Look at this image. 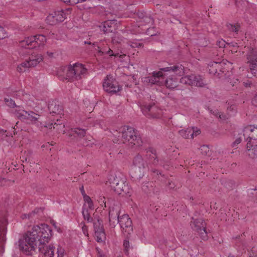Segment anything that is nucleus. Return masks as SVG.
<instances>
[{"label": "nucleus", "instance_id": "16", "mask_svg": "<svg viewBox=\"0 0 257 257\" xmlns=\"http://www.w3.org/2000/svg\"><path fill=\"white\" fill-rule=\"evenodd\" d=\"M133 165L135 167L136 171L137 170L140 172L138 175H136V177L140 179L144 176V170L145 168V163L142 156L138 155L133 160Z\"/></svg>", "mask_w": 257, "mask_h": 257}, {"label": "nucleus", "instance_id": "62", "mask_svg": "<svg viewBox=\"0 0 257 257\" xmlns=\"http://www.w3.org/2000/svg\"><path fill=\"white\" fill-rule=\"evenodd\" d=\"M80 190L82 195H83V197L84 196V195H86L83 186L80 188Z\"/></svg>", "mask_w": 257, "mask_h": 257}, {"label": "nucleus", "instance_id": "32", "mask_svg": "<svg viewBox=\"0 0 257 257\" xmlns=\"http://www.w3.org/2000/svg\"><path fill=\"white\" fill-rule=\"evenodd\" d=\"M166 86L167 88L170 89H173L177 87L178 84L177 79L172 76L165 81Z\"/></svg>", "mask_w": 257, "mask_h": 257}, {"label": "nucleus", "instance_id": "30", "mask_svg": "<svg viewBox=\"0 0 257 257\" xmlns=\"http://www.w3.org/2000/svg\"><path fill=\"white\" fill-rule=\"evenodd\" d=\"M35 38L34 41V48L44 46L46 42V38L45 36L43 35H38L33 36Z\"/></svg>", "mask_w": 257, "mask_h": 257}, {"label": "nucleus", "instance_id": "10", "mask_svg": "<svg viewBox=\"0 0 257 257\" xmlns=\"http://www.w3.org/2000/svg\"><path fill=\"white\" fill-rule=\"evenodd\" d=\"M104 90L110 93H116L121 90L118 82L110 75H107L103 84Z\"/></svg>", "mask_w": 257, "mask_h": 257}, {"label": "nucleus", "instance_id": "63", "mask_svg": "<svg viewBox=\"0 0 257 257\" xmlns=\"http://www.w3.org/2000/svg\"><path fill=\"white\" fill-rule=\"evenodd\" d=\"M47 54L49 57H52L53 56V53L52 52H47Z\"/></svg>", "mask_w": 257, "mask_h": 257}, {"label": "nucleus", "instance_id": "64", "mask_svg": "<svg viewBox=\"0 0 257 257\" xmlns=\"http://www.w3.org/2000/svg\"><path fill=\"white\" fill-rule=\"evenodd\" d=\"M6 131H4V130H1L0 131V134H1L2 135H5V133H6Z\"/></svg>", "mask_w": 257, "mask_h": 257}, {"label": "nucleus", "instance_id": "56", "mask_svg": "<svg viewBox=\"0 0 257 257\" xmlns=\"http://www.w3.org/2000/svg\"><path fill=\"white\" fill-rule=\"evenodd\" d=\"M61 2L66 4H76L75 0H60Z\"/></svg>", "mask_w": 257, "mask_h": 257}, {"label": "nucleus", "instance_id": "7", "mask_svg": "<svg viewBox=\"0 0 257 257\" xmlns=\"http://www.w3.org/2000/svg\"><path fill=\"white\" fill-rule=\"evenodd\" d=\"M118 223L122 228L123 235L128 238L133 231L132 220L129 216L125 214L121 215L118 217Z\"/></svg>", "mask_w": 257, "mask_h": 257}, {"label": "nucleus", "instance_id": "13", "mask_svg": "<svg viewBox=\"0 0 257 257\" xmlns=\"http://www.w3.org/2000/svg\"><path fill=\"white\" fill-rule=\"evenodd\" d=\"M7 225L6 218L0 215V252L4 251V245L6 240Z\"/></svg>", "mask_w": 257, "mask_h": 257}, {"label": "nucleus", "instance_id": "33", "mask_svg": "<svg viewBox=\"0 0 257 257\" xmlns=\"http://www.w3.org/2000/svg\"><path fill=\"white\" fill-rule=\"evenodd\" d=\"M164 177H161V175L159 174L160 178H158V176L156 177H153L154 178H155V179L164 183L166 184V186L168 187L170 189H174L175 187V185L174 182H173L170 179H167V178L165 177L164 175H162Z\"/></svg>", "mask_w": 257, "mask_h": 257}, {"label": "nucleus", "instance_id": "17", "mask_svg": "<svg viewBox=\"0 0 257 257\" xmlns=\"http://www.w3.org/2000/svg\"><path fill=\"white\" fill-rule=\"evenodd\" d=\"M243 136L246 138V141H251L252 140H257V126L248 125L243 129Z\"/></svg>", "mask_w": 257, "mask_h": 257}, {"label": "nucleus", "instance_id": "59", "mask_svg": "<svg viewBox=\"0 0 257 257\" xmlns=\"http://www.w3.org/2000/svg\"><path fill=\"white\" fill-rule=\"evenodd\" d=\"M83 198H84V200L85 201V202L86 203H88L89 201H90V200H91V199L90 198V197L88 196V195H84V196H83Z\"/></svg>", "mask_w": 257, "mask_h": 257}, {"label": "nucleus", "instance_id": "46", "mask_svg": "<svg viewBox=\"0 0 257 257\" xmlns=\"http://www.w3.org/2000/svg\"><path fill=\"white\" fill-rule=\"evenodd\" d=\"M222 184L228 189H232L234 185L233 181L229 180L223 181Z\"/></svg>", "mask_w": 257, "mask_h": 257}, {"label": "nucleus", "instance_id": "42", "mask_svg": "<svg viewBox=\"0 0 257 257\" xmlns=\"http://www.w3.org/2000/svg\"><path fill=\"white\" fill-rule=\"evenodd\" d=\"M197 232L199 233V235L202 239L205 240L208 239L207 232L206 230V226L204 228L199 230V231H198Z\"/></svg>", "mask_w": 257, "mask_h": 257}, {"label": "nucleus", "instance_id": "38", "mask_svg": "<svg viewBox=\"0 0 257 257\" xmlns=\"http://www.w3.org/2000/svg\"><path fill=\"white\" fill-rule=\"evenodd\" d=\"M63 124V122L62 120H61L59 119H57V122H54V123H51V124H48V125H43V126L46 127H49V128H51V129L52 128V127L54 128H55L56 127H57L58 126H60V127H62V128H64L65 126Z\"/></svg>", "mask_w": 257, "mask_h": 257}, {"label": "nucleus", "instance_id": "31", "mask_svg": "<svg viewBox=\"0 0 257 257\" xmlns=\"http://www.w3.org/2000/svg\"><path fill=\"white\" fill-rule=\"evenodd\" d=\"M34 41H35V38L33 36H31L21 41L20 44L23 47H25L28 49H33L34 48Z\"/></svg>", "mask_w": 257, "mask_h": 257}, {"label": "nucleus", "instance_id": "2", "mask_svg": "<svg viewBox=\"0 0 257 257\" xmlns=\"http://www.w3.org/2000/svg\"><path fill=\"white\" fill-rule=\"evenodd\" d=\"M118 134H121V137L119 135L118 139H114L113 141L115 143L125 144L131 147L142 145L143 142L141 137L137 135L136 131L132 127L124 126L120 129Z\"/></svg>", "mask_w": 257, "mask_h": 257}, {"label": "nucleus", "instance_id": "54", "mask_svg": "<svg viewBox=\"0 0 257 257\" xmlns=\"http://www.w3.org/2000/svg\"><path fill=\"white\" fill-rule=\"evenodd\" d=\"M241 141V139L239 138L236 139V140L232 143V146L233 147H235L237 145L239 144Z\"/></svg>", "mask_w": 257, "mask_h": 257}, {"label": "nucleus", "instance_id": "44", "mask_svg": "<svg viewBox=\"0 0 257 257\" xmlns=\"http://www.w3.org/2000/svg\"><path fill=\"white\" fill-rule=\"evenodd\" d=\"M200 150L201 153L204 156L210 155V150L208 146L203 145L200 147Z\"/></svg>", "mask_w": 257, "mask_h": 257}, {"label": "nucleus", "instance_id": "49", "mask_svg": "<svg viewBox=\"0 0 257 257\" xmlns=\"http://www.w3.org/2000/svg\"><path fill=\"white\" fill-rule=\"evenodd\" d=\"M211 112L212 114L215 115L216 117H218L221 119H224L225 116L222 115L218 110H211Z\"/></svg>", "mask_w": 257, "mask_h": 257}, {"label": "nucleus", "instance_id": "20", "mask_svg": "<svg viewBox=\"0 0 257 257\" xmlns=\"http://www.w3.org/2000/svg\"><path fill=\"white\" fill-rule=\"evenodd\" d=\"M86 134V130L79 127L71 130L69 133V137L72 139H76L77 141H81Z\"/></svg>", "mask_w": 257, "mask_h": 257}, {"label": "nucleus", "instance_id": "6", "mask_svg": "<svg viewBox=\"0 0 257 257\" xmlns=\"http://www.w3.org/2000/svg\"><path fill=\"white\" fill-rule=\"evenodd\" d=\"M39 245V251L40 252V257H55L56 248L53 244ZM64 250L61 247L58 248L56 252V257H63Z\"/></svg>", "mask_w": 257, "mask_h": 257}, {"label": "nucleus", "instance_id": "58", "mask_svg": "<svg viewBox=\"0 0 257 257\" xmlns=\"http://www.w3.org/2000/svg\"><path fill=\"white\" fill-rule=\"evenodd\" d=\"M228 45L229 46V47H238V46L237 43L235 42H231L229 43H227Z\"/></svg>", "mask_w": 257, "mask_h": 257}, {"label": "nucleus", "instance_id": "48", "mask_svg": "<svg viewBox=\"0 0 257 257\" xmlns=\"http://www.w3.org/2000/svg\"><path fill=\"white\" fill-rule=\"evenodd\" d=\"M236 106L234 104H231L230 106H228L227 108V111L228 113L231 114L236 111Z\"/></svg>", "mask_w": 257, "mask_h": 257}, {"label": "nucleus", "instance_id": "37", "mask_svg": "<svg viewBox=\"0 0 257 257\" xmlns=\"http://www.w3.org/2000/svg\"><path fill=\"white\" fill-rule=\"evenodd\" d=\"M92 139L93 138L92 136L86 134L85 136L81 141V144L84 146L91 145L93 144V143L92 141Z\"/></svg>", "mask_w": 257, "mask_h": 257}, {"label": "nucleus", "instance_id": "14", "mask_svg": "<svg viewBox=\"0 0 257 257\" xmlns=\"http://www.w3.org/2000/svg\"><path fill=\"white\" fill-rule=\"evenodd\" d=\"M200 133V130L197 127H188L179 131L180 135L185 139H193Z\"/></svg>", "mask_w": 257, "mask_h": 257}, {"label": "nucleus", "instance_id": "36", "mask_svg": "<svg viewBox=\"0 0 257 257\" xmlns=\"http://www.w3.org/2000/svg\"><path fill=\"white\" fill-rule=\"evenodd\" d=\"M154 22L153 19L151 16H145L143 17L142 20H140L141 25H152Z\"/></svg>", "mask_w": 257, "mask_h": 257}, {"label": "nucleus", "instance_id": "28", "mask_svg": "<svg viewBox=\"0 0 257 257\" xmlns=\"http://www.w3.org/2000/svg\"><path fill=\"white\" fill-rule=\"evenodd\" d=\"M192 228L196 231H199L201 229L206 226V223L204 220L201 219H196L194 220L191 224Z\"/></svg>", "mask_w": 257, "mask_h": 257}, {"label": "nucleus", "instance_id": "51", "mask_svg": "<svg viewBox=\"0 0 257 257\" xmlns=\"http://www.w3.org/2000/svg\"><path fill=\"white\" fill-rule=\"evenodd\" d=\"M227 43L222 39L219 40L216 42V45L220 48H224Z\"/></svg>", "mask_w": 257, "mask_h": 257}, {"label": "nucleus", "instance_id": "1", "mask_svg": "<svg viewBox=\"0 0 257 257\" xmlns=\"http://www.w3.org/2000/svg\"><path fill=\"white\" fill-rule=\"evenodd\" d=\"M52 236V230L46 224L33 226L32 231L27 232L19 241L20 249L24 252L29 254L36 246V241L39 245L48 243Z\"/></svg>", "mask_w": 257, "mask_h": 257}, {"label": "nucleus", "instance_id": "25", "mask_svg": "<svg viewBox=\"0 0 257 257\" xmlns=\"http://www.w3.org/2000/svg\"><path fill=\"white\" fill-rule=\"evenodd\" d=\"M222 64L220 62H211L208 64V70L211 74L215 75L218 73V70L221 71Z\"/></svg>", "mask_w": 257, "mask_h": 257}, {"label": "nucleus", "instance_id": "39", "mask_svg": "<svg viewBox=\"0 0 257 257\" xmlns=\"http://www.w3.org/2000/svg\"><path fill=\"white\" fill-rule=\"evenodd\" d=\"M90 214L88 209L85 208L84 206L82 210V215L84 219L87 220L88 222H91L93 220V218L90 216Z\"/></svg>", "mask_w": 257, "mask_h": 257}, {"label": "nucleus", "instance_id": "5", "mask_svg": "<svg viewBox=\"0 0 257 257\" xmlns=\"http://www.w3.org/2000/svg\"><path fill=\"white\" fill-rule=\"evenodd\" d=\"M15 113L16 115L21 120H26L29 123L42 125L40 121V115L32 111H26L24 109H16Z\"/></svg>", "mask_w": 257, "mask_h": 257}, {"label": "nucleus", "instance_id": "18", "mask_svg": "<svg viewBox=\"0 0 257 257\" xmlns=\"http://www.w3.org/2000/svg\"><path fill=\"white\" fill-rule=\"evenodd\" d=\"M99 27L105 34L114 33L117 28V22L115 20H107L104 22Z\"/></svg>", "mask_w": 257, "mask_h": 257}, {"label": "nucleus", "instance_id": "41", "mask_svg": "<svg viewBox=\"0 0 257 257\" xmlns=\"http://www.w3.org/2000/svg\"><path fill=\"white\" fill-rule=\"evenodd\" d=\"M126 237V239H125L123 241V246L124 247V251L126 254H128V249L130 247V242L129 239L131 237V235L128 236V238Z\"/></svg>", "mask_w": 257, "mask_h": 257}, {"label": "nucleus", "instance_id": "57", "mask_svg": "<svg viewBox=\"0 0 257 257\" xmlns=\"http://www.w3.org/2000/svg\"><path fill=\"white\" fill-rule=\"evenodd\" d=\"M252 104L255 106H257V95H255L252 99Z\"/></svg>", "mask_w": 257, "mask_h": 257}, {"label": "nucleus", "instance_id": "12", "mask_svg": "<svg viewBox=\"0 0 257 257\" xmlns=\"http://www.w3.org/2000/svg\"><path fill=\"white\" fill-rule=\"evenodd\" d=\"M65 18V14L63 11H55L49 14L46 19L48 24L51 25H55L58 23L63 22Z\"/></svg>", "mask_w": 257, "mask_h": 257}, {"label": "nucleus", "instance_id": "52", "mask_svg": "<svg viewBox=\"0 0 257 257\" xmlns=\"http://www.w3.org/2000/svg\"><path fill=\"white\" fill-rule=\"evenodd\" d=\"M249 257H257V252L254 247H253L250 251L248 253Z\"/></svg>", "mask_w": 257, "mask_h": 257}, {"label": "nucleus", "instance_id": "60", "mask_svg": "<svg viewBox=\"0 0 257 257\" xmlns=\"http://www.w3.org/2000/svg\"><path fill=\"white\" fill-rule=\"evenodd\" d=\"M35 213V211H34V212L28 214V215H26V214H24L23 216V218H26V217H28V218H30L31 216H32V215H34V214Z\"/></svg>", "mask_w": 257, "mask_h": 257}, {"label": "nucleus", "instance_id": "61", "mask_svg": "<svg viewBox=\"0 0 257 257\" xmlns=\"http://www.w3.org/2000/svg\"><path fill=\"white\" fill-rule=\"evenodd\" d=\"M243 84L244 86L248 87L250 86L251 83L250 81H247V82H244Z\"/></svg>", "mask_w": 257, "mask_h": 257}, {"label": "nucleus", "instance_id": "27", "mask_svg": "<svg viewBox=\"0 0 257 257\" xmlns=\"http://www.w3.org/2000/svg\"><path fill=\"white\" fill-rule=\"evenodd\" d=\"M193 86L204 87L207 85L206 80L200 75H192Z\"/></svg>", "mask_w": 257, "mask_h": 257}, {"label": "nucleus", "instance_id": "47", "mask_svg": "<svg viewBox=\"0 0 257 257\" xmlns=\"http://www.w3.org/2000/svg\"><path fill=\"white\" fill-rule=\"evenodd\" d=\"M128 45H130L132 48H137L139 47H141L142 44L140 43H139L138 41H130L128 42Z\"/></svg>", "mask_w": 257, "mask_h": 257}, {"label": "nucleus", "instance_id": "4", "mask_svg": "<svg viewBox=\"0 0 257 257\" xmlns=\"http://www.w3.org/2000/svg\"><path fill=\"white\" fill-rule=\"evenodd\" d=\"M146 156L149 161V165L148 167L149 170L151 172V175L153 177L158 176V179H159L160 178L159 174L161 175V177H164L160 171L152 167V165L156 166L159 164V161L156 155V150L152 148H148L146 150Z\"/></svg>", "mask_w": 257, "mask_h": 257}, {"label": "nucleus", "instance_id": "34", "mask_svg": "<svg viewBox=\"0 0 257 257\" xmlns=\"http://www.w3.org/2000/svg\"><path fill=\"white\" fill-rule=\"evenodd\" d=\"M31 67L28 61L27 60L18 66L17 70L18 72L22 73L25 72L28 69Z\"/></svg>", "mask_w": 257, "mask_h": 257}, {"label": "nucleus", "instance_id": "15", "mask_svg": "<svg viewBox=\"0 0 257 257\" xmlns=\"http://www.w3.org/2000/svg\"><path fill=\"white\" fill-rule=\"evenodd\" d=\"M163 76L162 71H154L152 73V75L143 77L142 81L145 84H150L151 85L157 84L160 85L161 84L160 80Z\"/></svg>", "mask_w": 257, "mask_h": 257}, {"label": "nucleus", "instance_id": "50", "mask_svg": "<svg viewBox=\"0 0 257 257\" xmlns=\"http://www.w3.org/2000/svg\"><path fill=\"white\" fill-rule=\"evenodd\" d=\"M7 34L3 27L0 26V39H3L7 37Z\"/></svg>", "mask_w": 257, "mask_h": 257}, {"label": "nucleus", "instance_id": "55", "mask_svg": "<svg viewBox=\"0 0 257 257\" xmlns=\"http://www.w3.org/2000/svg\"><path fill=\"white\" fill-rule=\"evenodd\" d=\"M87 204H88V208L90 210H93L94 209V205H93V203L92 200H90V201H89L87 203Z\"/></svg>", "mask_w": 257, "mask_h": 257}, {"label": "nucleus", "instance_id": "45", "mask_svg": "<svg viewBox=\"0 0 257 257\" xmlns=\"http://www.w3.org/2000/svg\"><path fill=\"white\" fill-rule=\"evenodd\" d=\"M5 102L6 104L11 107H18V109H20L19 106H17L16 104L15 101L11 98H6L5 99Z\"/></svg>", "mask_w": 257, "mask_h": 257}, {"label": "nucleus", "instance_id": "23", "mask_svg": "<svg viewBox=\"0 0 257 257\" xmlns=\"http://www.w3.org/2000/svg\"><path fill=\"white\" fill-rule=\"evenodd\" d=\"M246 149L248 156L252 159L257 157V144L251 141H247Z\"/></svg>", "mask_w": 257, "mask_h": 257}, {"label": "nucleus", "instance_id": "40", "mask_svg": "<svg viewBox=\"0 0 257 257\" xmlns=\"http://www.w3.org/2000/svg\"><path fill=\"white\" fill-rule=\"evenodd\" d=\"M228 29L231 32L237 33L240 29V25L238 24H228L226 25Z\"/></svg>", "mask_w": 257, "mask_h": 257}, {"label": "nucleus", "instance_id": "9", "mask_svg": "<svg viewBox=\"0 0 257 257\" xmlns=\"http://www.w3.org/2000/svg\"><path fill=\"white\" fill-rule=\"evenodd\" d=\"M110 187L112 190L118 194H121L122 192L125 194L128 193V188L124 184V181L118 177L113 176L109 179Z\"/></svg>", "mask_w": 257, "mask_h": 257}, {"label": "nucleus", "instance_id": "8", "mask_svg": "<svg viewBox=\"0 0 257 257\" xmlns=\"http://www.w3.org/2000/svg\"><path fill=\"white\" fill-rule=\"evenodd\" d=\"M246 57L250 72L254 76L257 77V51L249 48Z\"/></svg>", "mask_w": 257, "mask_h": 257}, {"label": "nucleus", "instance_id": "11", "mask_svg": "<svg viewBox=\"0 0 257 257\" xmlns=\"http://www.w3.org/2000/svg\"><path fill=\"white\" fill-rule=\"evenodd\" d=\"M102 223V221L98 219L93 222L94 230L96 237V241L99 242H103L105 239V233Z\"/></svg>", "mask_w": 257, "mask_h": 257}, {"label": "nucleus", "instance_id": "29", "mask_svg": "<svg viewBox=\"0 0 257 257\" xmlns=\"http://www.w3.org/2000/svg\"><path fill=\"white\" fill-rule=\"evenodd\" d=\"M120 216L119 214L118 211L116 210L115 211H114L113 209L110 210L109 212V219L110 225L111 226L114 227V223L115 221H117V222H118V217H119Z\"/></svg>", "mask_w": 257, "mask_h": 257}, {"label": "nucleus", "instance_id": "19", "mask_svg": "<svg viewBox=\"0 0 257 257\" xmlns=\"http://www.w3.org/2000/svg\"><path fill=\"white\" fill-rule=\"evenodd\" d=\"M142 109L144 113L150 112L149 115L153 118L159 117L160 116L161 110L155 106V103L146 104L142 107Z\"/></svg>", "mask_w": 257, "mask_h": 257}, {"label": "nucleus", "instance_id": "21", "mask_svg": "<svg viewBox=\"0 0 257 257\" xmlns=\"http://www.w3.org/2000/svg\"><path fill=\"white\" fill-rule=\"evenodd\" d=\"M50 113L54 114L61 115L63 112V107L60 105L58 101H52L50 102L48 105Z\"/></svg>", "mask_w": 257, "mask_h": 257}, {"label": "nucleus", "instance_id": "22", "mask_svg": "<svg viewBox=\"0 0 257 257\" xmlns=\"http://www.w3.org/2000/svg\"><path fill=\"white\" fill-rule=\"evenodd\" d=\"M31 67L36 66L39 63L43 61V57L41 54H38L36 52L33 53L29 57L27 60Z\"/></svg>", "mask_w": 257, "mask_h": 257}, {"label": "nucleus", "instance_id": "26", "mask_svg": "<svg viewBox=\"0 0 257 257\" xmlns=\"http://www.w3.org/2000/svg\"><path fill=\"white\" fill-rule=\"evenodd\" d=\"M161 70L163 71H172L174 72L176 75L181 76L182 75L184 72H183V68L182 67V65L178 66V65H175L171 67H167L163 68H161Z\"/></svg>", "mask_w": 257, "mask_h": 257}, {"label": "nucleus", "instance_id": "3", "mask_svg": "<svg viewBox=\"0 0 257 257\" xmlns=\"http://www.w3.org/2000/svg\"><path fill=\"white\" fill-rule=\"evenodd\" d=\"M65 73V79L69 81L81 79L86 73L87 69L80 63H75L61 68Z\"/></svg>", "mask_w": 257, "mask_h": 257}, {"label": "nucleus", "instance_id": "35", "mask_svg": "<svg viewBox=\"0 0 257 257\" xmlns=\"http://www.w3.org/2000/svg\"><path fill=\"white\" fill-rule=\"evenodd\" d=\"M192 75H187L182 77L180 79V83L185 85L193 86V80L192 77Z\"/></svg>", "mask_w": 257, "mask_h": 257}, {"label": "nucleus", "instance_id": "43", "mask_svg": "<svg viewBox=\"0 0 257 257\" xmlns=\"http://www.w3.org/2000/svg\"><path fill=\"white\" fill-rule=\"evenodd\" d=\"M32 153L28 152L27 153L26 151L24 152V155L21 156V161L24 163L25 162H30L31 161V156Z\"/></svg>", "mask_w": 257, "mask_h": 257}, {"label": "nucleus", "instance_id": "53", "mask_svg": "<svg viewBox=\"0 0 257 257\" xmlns=\"http://www.w3.org/2000/svg\"><path fill=\"white\" fill-rule=\"evenodd\" d=\"M82 229L85 235L87 236H88V228L87 226L84 224H83V226H82Z\"/></svg>", "mask_w": 257, "mask_h": 257}, {"label": "nucleus", "instance_id": "24", "mask_svg": "<svg viewBox=\"0 0 257 257\" xmlns=\"http://www.w3.org/2000/svg\"><path fill=\"white\" fill-rule=\"evenodd\" d=\"M93 47L96 50L98 51V54L102 56L104 54H108L109 56H116L113 53V51L107 45L101 48L97 43H93Z\"/></svg>", "mask_w": 257, "mask_h": 257}]
</instances>
